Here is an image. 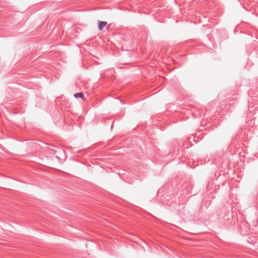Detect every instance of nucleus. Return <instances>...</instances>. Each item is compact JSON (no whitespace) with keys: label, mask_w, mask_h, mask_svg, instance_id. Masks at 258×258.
<instances>
[{"label":"nucleus","mask_w":258,"mask_h":258,"mask_svg":"<svg viewBox=\"0 0 258 258\" xmlns=\"http://www.w3.org/2000/svg\"><path fill=\"white\" fill-rule=\"evenodd\" d=\"M107 23L105 21H99L98 22V29L99 30H101L106 25Z\"/></svg>","instance_id":"obj_1"},{"label":"nucleus","mask_w":258,"mask_h":258,"mask_svg":"<svg viewBox=\"0 0 258 258\" xmlns=\"http://www.w3.org/2000/svg\"><path fill=\"white\" fill-rule=\"evenodd\" d=\"M74 97L75 98L81 97L83 98L84 94L82 93H77L74 94Z\"/></svg>","instance_id":"obj_2"}]
</instances>
